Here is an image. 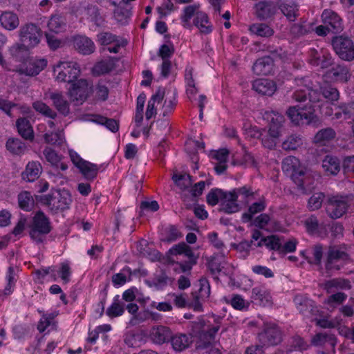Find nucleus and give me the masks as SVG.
I'll list each match as a JSON object with an SVG mask.
<instances>
[{
    "label": "nucleus",
    "instance_id": "nucleus-60",
    "mask_svg": "<svg viewBox=\"0 0 354 354\" xmlns=\"http://www.w3.org/2000/svg\"><path fill=\"white\" fill-rule=\"evenodd\" d=\"M250 30L254 34L261 37H270L273 35V30L268 25L263 24H253Z\"/></svg>",
    "mask_w": 354,
    "mask_h": 354
},
{
    "label": "nucleus",
    "instance_id": "nucleus-17",
    "mask_svg": "<svg viewBox=\"0 0 354 354\" xmlns=\"http://www.w3.org/2000/svg\"><path fill=\"white\" fill-rule=\"evenodd\" d=\"M146 102V95L141 93L138 95L136 100V114L134 118V122L136 129H133L131 132V136L134 138H138L142 130L141 125L143 120V111Z\"/></svg>",
    "mask_w": 354,
    "mask_h": 354
},
{
    "label": "nucleus",
    "instance_id": "nucleus-15",
    "mask_svg": "<svg viewBox=\"0 0 354 354\" xmlns=\"http://www.w3.org/2000/svg\"><path fill=\"white\" fill-rule=\"evenodd\" d=\"M71 40L74 48L82 55H90L95 50L94 42L85 35H75Z\"/></svg>",
    "mask_w": 354,
    "mask_h": 354
},
{
    "label": "nucleus",
    "instance_id": "nucleus-16",
    "mask_svg": "<svg viewBox=\"0 0 354 354\" xmlns=\"http://www.w3.org/2000/svg\"><path fill=\"white\" fill-rule=\"evenodd\" d=\"M47 64L45 58H29L24 62V73L30 76L37 75L46 67Z\"/></svg>",
    "mask_w": 354,
    "mask_h": 354
},
{
    "label": "nucleus",
    "instance_id": "nucleus-26",
    "mask_svg": "<svg viewBox=\"0 0 354 354\" xmlns=\"http://www.w3.org/2000/svg\"><path fill=\"white\" fill-rule=\"evenodd\" d=\"M32 227L35 232L41 234H48L51 229L49 219L41 212H37L35 215Z\"/></svg>",
    "mask_w": 354,
    "mask_h": 354
},
{
    "label": "nucleus",
    "instance_id": "nucleus-13",
    "mask_svg": "<svg viewBox=\"0 0 354 354\" xmlns=\"http://www.w3.org/2000/svg\"><path fill=\"white\" fill-rule=\"evenodd\" d=\"M309 63L314 66L326 68L332 64L333 60L330 54L326 49L319 51L310 49L308 55Z\"/></svg>",
    "mask_w": 354,
    "mask_h": 354
},
{
    "label": "nucleus",
    "instance_id": "nucleus-53",
    "mask_svg": "<svg viewBox=\"0 0 354 354\" xmlns=\"http://www.w3.org/2000/svg\"><path fill=\"white\" fill-rule=\"evenodd\" d=\"M160 100H161L160 93H156L149 100L145 113L147 120H150L158 113Z\"/></svg>",
    "mask_w": 354,
    "mask_h": 354
},
{
    "label": "nucleus",
    "instance_id": "nucleus-32",
    "mask_svg": "<svg viewBox=\"0 0 354 354\" xmlns=\"http://www.w3.org/2000/svg\"><path fill=\"white\" fill-rule=\"evenodd\" d=\"M47 27L50 32L60 33L66 30V23L65 18L59 14L53 15L47 24Z\"/></svg>",
    "mask_w": 354,
    "mask_h": 354
},
{
    "label": "nucleus",
    "instance_id": "nucleus-25",
    "mask_svg": "<svg viewBox=\"0 0 354 354\" xmlns=\"http://www.w3.org/2000/svg\"><path fill=\"white\" fill-rule=\"evenodd\" d=\"M266 338L270 345H276L281 341V332L274 323H267L262 335Z\"/></svg>",
    "mask_w": 354,
    "mask_h": 354
},
{
    "label": "nucleus",
    "instance_id": "nucleus-58",
    "mask_svg": "<svg viewBox=\"0 0 354 354\" xmlns=\"http://www.w3.org/2000/svg\"><path fill=\"white\" fill-rule=\"evenodd\" d=\"M145 331L137 333H129L124 339L125 343L131 347H138L144 342Z\"/></svg>",
    "mask_w": 354,
    "mask_h": 354
},
{
    "label": "nucleus",
    "instance_id": "nucleus-20",
    "mask_svg": "<svg viewBox=\"0 0 354 354\" xmlns=\"http://www.w3.org/2000/svg\"><path fill=\"white\" fill-rule=\"evenodd\" d=\"M170 335V330L163 326H153L149 333L145 332L146 337H148L153 343L158 344L165 342Z\"/></svg>",
    "mask_w": 354,
    "mask_h": 354
},
{
    "label": "nucleus",
    "instance_id": "nucleus-10",
    "mask_svg": "<svg viewBox=\"0 0 354 354\" xmlns=\"http://www.w3.org/2000/svg\"><path fill=\"white\" fill-rule=\"evenodd\" d=\"M333 47L336 54L344 60L354 59V44L351 39L344 37H336L333 39Z\"/></svg>",
    "mask_w": 354,
    "mask_h": 354
},
{
    "label": "nucleus",
    "instance_id": "nucleus-40",
    "mask_svg": "<svg viewBox=\"0 0 354 354\" xmlns=\"http://www.w3.org/2000/svg\"><path fill=\"white\" fill-rule=\"evenodd\" d=\"M58 313L57 311L48 312L46 313H42L41 317L38 322L37 326L39 333H44L49 327L55 326V319Z\"/></svg>",
    "mask_w": 354,
    "mask_h": 354
},
{
    "label": "nucleus",
    "instance_id": "nucleus-33",
    "mask_svg": "<svg viewBox=\"0 0 354 354\" xmlns=\"http://www.w3.org/2000/svg\"><path fill=\"white\" fill-rule=\"evenodd\" d=\"M335 131L333 129H323L315 134L313 142L318 146H327L335 138Z\"/></svg>",
    "mask_w": 354,
    "mask_h": 354
},
{
    "label": "nucleus",
    "instance_id": "nucleus-35",
    "mask_svg": "<svg viewBox=\"0 0 354 354\" xmlns=\"http://www.w3.org/2000/svg\"><path fill=\"white\" fill-rule=\"evenodd\" d=\"M53 270L56 277H59L64 283H67L70 281L72 274L71 263L70 261H64L57 267H54Z\"/></svg>",
    "mask_w": 354,
    "mask_h": 354
},
{
    "label": "nucleus",
    "instance_id": "nucleus-57",
    "mask_svg": "<svg viewBox=\"0 0 354 354\" xmlns=\"http://www.w3.org/2000/svg\"><path fill=\"white\" fill-rule=\"evenodd\" d=\"M303 145V139L300 136L291 135L283 142L282 147L285 150H296Z\"/></svg>",
    "mask_w": 354,
    "mask_h": 354
},
{
    "label": "nucleus",
    "instance_id": "nucleus-4",
    "mask_svg": "<svg viewBox=\"0 0 354 354\" xmlns=\"http://www.w3.org/2000/svg\"><path fill=\"white\" fill-rule=\"evenodd\" d=\"M79 64L74 61H60L53 67L55 80L73 83L80 75Z\"/></svg>",
    "mask_w": 354,
    "mask_h": 354
},
{
    "label": "nucleus",
    "instance_id": "nucleus-63",
    "mask_svg": "<svg viewBox=\"0 0 354 354\" xmlns=\"http://www.w3.org/2000/svg\"><path fill=\"white\" fill-rule=\"evenodd\" d=\"M33 108L36 111L41 113L46 117L54 118L56 115L55 111H53L48 106L41 101L35 102L33 104Z\"/></svg>",
    "mask_w": 354,
    "mask_h": 354
},
{
    "label": "nucleus",
    "instance_id": "nucleus-36",
    "mask_svg": "<svg viewBox=\"0 0 354 354\" xmlns=\"http://www.w3.org/2000/svg\"><path fill=\"white\" fill-rule=\"evenodd\" d=\"M199 8V4H193L184 8L180 19L185 28H189L192 27L191 19L193 17L196 18L197 13L201 11Z\"/></svg>",
    "mask_w": 354,
    "mask_h": 354
},
{
    "label": "nucleus",
    "instance_id": "nucleus-48",
    "mask_svg": "<svg viewBox=\"0 0 354 354\" xmlns=\"http://www.w3.org/2000/svg\"><path fill=\"white\" fill-rule=\"evenodd\" d=\"M266 207L264 197H261L257 202L252 203L248 208V212L243 214V219L247 222L252 219V216L265 209Z\"/></svg>",
    "mask_w": 354,
    "mask_h": 354
},
{
    "label": "nucleus",
    "instance_id": "nucleus-29",
    "mask_svg": "<svg viewBox=\"0 0 354 354\" xmlns=\"http://www.w3.org/2000/svg\"><path fill=\"white\" fill-rule=\"evenodd\" d=\"M44 156L46 160L55 169L62 171L66 170L68 165L62 161V156L56 153L50 147H46L44 150Z\"/></svg>",
    "mask_w": 354,
    "mask_h": 354
},
{
    "label": "nucleus",
    "instance_id": "nucleus-42",
    "mask_svg": "<svg viewBox=\"0 0 354 354\" xmlns=\"http://www.w3.org/2000/svg\"><path fill=\"white\" fill-rule=\"evenodd\" d=\"M194 24L202 33L208 34L212 30V26L209 21L207 15L203 11L197 13L196 18L194 19Z\"/></svg>",
    "mask_w": 354,
    "mask_h": 354
},
{
    "label": "nucleus",
    "instance_id": "nucleus-30",
    "mask_svg": "<svg viewBox=\"0 0 354 354\" xmlns=\"http://www.w3.org/2000/svg\"><path fill=\"white\" fill-rule=\"evenodd\" d=\"M273 68V61L270 57L259 59L253 65V72L257 75L270 74Z\"/></svg>",
    "mask_w": 354,
    "mask_h": 354
},
{
    "label": "nucleus",
    "instance_id": "nucleus-64",
    "mask_svg": "<svg viewBox=\"0 0 354 354\" xmlns=\"http://www.w3.org/2000/svg\"><path fill=\"white\" fill-rule=\"evenodd\" d=\"M124 306L119 301H113L106 310V315L110 317L121 316L124 313Z\"/></svg>",
    "mask_w": 354,
    "mask_h": 354
},
{
    "label": "nucleus",
    "instance_id": "nucleus-7",
    "mask_svg": "<svg viewBox=\"0 0 354 354\" xmlns=\"http://www.w3.org/2000/svg\"><path fill=\"white\" fill-rule=\"evenodd\" d=\"M69 156L73 165L80 170L83 176L87 180H93L97 175L100 167L82 159L73 150H69Z\"/></svg>",
    "mask_w": 354,
    "mask_h": 354
},
{
    "label": "nucleus",
    "instance_id": "nucleus-59",
    "mask_svg": "<svg viewBox=\"0 0 354 354\" xmlns=\"http://www.w3.org/2000/svg\"><path fill=\"white\" fill-rule=\"evenodd\" d=\"M229 303L236 310H245L250 306V302L239 295H233Z\"/></svg>",
    "mask_w": 354,
    "mask_h": 354
},
{
    "label": "nucleus",
    "instance_id": "nucleus-51",
    "mask_svg": "<svg viewBox=\"0 0 354 354\" xmlns=\"http://www.w3.org/2000/svg\"><path fill=\"white\" fill-rule=\"evenodd\" d=\"M131 276V269L128 267L122 268L120 272L112 277V283L115 287H120L130 281Z\"/></svg>",
    "mask_w": 354,
    "mask_h": 354
},
{
    "label": "nucleus",
    "instance_id": "nucleus-52",
    "mask_svg": "<svg viewBox=\"0 0 354 354\" xmlns=\"http://www.w3.org/2000/svg\"><path fill=\"white\" fill-rule=\"evenodd\" d=\"M41 173V166L39 162H30L26 167V177L28 181L32 182L37 179Z\"/></svg>",
    "mask_w": 354,
    "mask_h": 354
},
{
    "label": "nucleus",
    "instance_id": "nucleus-11",
    "mask_svg": "<svg viewBox=\"0 0 354 354\" xmlns=\"http://www.w3.org/2000/svg\"><path fill=\"white\" fill-rule=\"evenodd\" d=\"M306 168L295 156H288L283 160V170L290 174L294 182H300L301 174Z\"/></svg>",
    "mask_w": 354,
    "mask_h": 354
},
{
    "label": "nucleus",
    "instance_id": "nucleus-56",
    "mask_svg": "<svg viewBox=\"0 0 354 354\" xmlns=\"http://www.w3.org/2000/svg\"><path fill=\"white\" fill-rule=\"evenodd\" d=\"M224 264H226L224 261H221L218 258L213 257L208 262V267L213 274H227V273L225 270Z\"/></svg>",
    "mask_w": 354,
    "mask_h": 354
},
{
    "label": "nucleus",
    "instance_id": "nucleus-27",
    "mask_svg": "<svg viewBox=\"0 0 354 354\" xmlns=\"http://www.w3.org/2000/svg\"><path fill=\"white\" fill-rule=\"evenodd\" d=\"M300 182H294L304 194L311 192L314 189L315 178L313 172L306 168L301 172Z\"/></svg>",
    "mask_w": 354,
    "mask_h": 354
},
{
    "label": "nucleus",
    "instance_id": "nucleus-39",
    "mask_svg": "<svg viewBox=\"0 0 354 354\" xmlns=\"http://www.w3.org/2000/svg\"><path fill=\"white\" fill-rule=\"evenodd\" d=\"M118 61V59L115 57H109L97 63L93 68V74L100 75L111 71L115 68Z\"/></svg>",
    "mask_w": 354,
    "mask_h": 354
},
{
    "label": "nucleus",
    "instance_id": "nucleus-50",
    "mask_svg": "<svg viewBox=\"0 0 354 354\" xmlns=\"http://www.w3.org/2000/svg\"><path fill=\"white\" fill-rule=\"evenodd\" d=\"M300 254L305 258L309 263L319 264L321 262L323 251L321 246H315L312 251H301Z\"/></svg>",
    "mask_w": 354,
    "mask_h": 354
},
{
    "label": "nucleus",
    "instance_id": "nucleus-24",
    "mask_svg": "<svg viewBox=\"0 0 354 354\" xmlns=\"http://www.w3.org/2000/svg\"><path fill=\"white\" fill-rule=\"evenodd\" d=\"M221 209L227 214H232L239 211V203L236 198L235 194L232 191L225 193L221 204Z\"/></svg>",
    "mask_w": 354,
    "mask_h": 354
},
{
    "label": "nucleus",
    "instance_id": "nucleus-9",
    "mask_svg": "<svg viewBox=\"0 0 354 354\" xmlns=\"http://www.w3.org/2000/svg\"><path fill=\"white\" fill-rule=\"evenodd\" d=\"M97 41L100 45L106 46L105 49L111 53H119L127 44L124 38L106 32L99 33Z\"/></svg>",
    "mask_w": 354,
    "mask_h": 354
},
{
    "label": "nucleus",
    "instance_id": "nucleus-5",
    "mask_svg": "<svg viewBox=\"0 0 354 354\" xmlns=\"http://www.w3.org/2000/svg\"><path fill=\"white\" fill-rule=\"evenodd\" d=\"M264 118L269 121L270 127L267 138H262V143L264 147L272 149L276 146L277 139L281 135L283 118L281 114L274 111L266 112Z\"/></svg>",
    "mask_w": 354,
    "mask_h": 354
},
{
    "label": "nucleus",
    "instance_id": "nucleus-55",
    "mask_svg": "<svg viewBox=\"0 0 354 354\" xmlns=\"http://www.w3.org/2000/svg\"><path fill=\"white\" fill-rule=\"evenodd\" d=\"M10 62L19 63L17 66L21 67L22 62V44L16 43L11 46L8 49Z\"/></svg>",
    "mask_w": 354,
    "mask_h": 354
},
{
    "label": "nucleus",
    "instance_id": "nucleus-41",
    "mask_svg": "<svg viewBox=\"0 0 354 354\" xmlns=\"http://www.w3.org/2000/svg\"><path fill=\"white\" fill-rule=\"evenodd\" d=\"M1 25L7 30L15 29L19 24L17 15L12 12H3L0 15Z\"/></svg>",
    "mask_w": 354,
    "mask_h": 354
},
{
    "label": "nucleus",
    "instance_id": "nucleus-23",
    "mask_svg": "<svg viewBox=\"0 0 354 354\" xmlns=\"http://www.w3.org/2000/svg\"><path fill=\"white\" fill-rule=\"evenodd\" d=\"M252 87L257 93L271 96L277 90L274 82L268 79H258L254 81Z\"/></svg>",
    "mask_w": 354,
    "mask_h": 354
},
{
    "label": "nucleus",
    "instance_id": "nucleus-49",
    "mask_svg": "<svg viewBox=\"0 0 354 354\" xmlns=\"http://www.w3.org/2000/svg\"><path fill=\"white\" fill-rule=\"evenodd\" d=\"M255 8L257 16L263 19L271 17L275 10L272 3L264 1L257 3Z\"/></svg>",
    "mask_w": 354,
    "mask_h": 354
},
{
    "label": "nucleus",
    "instance_id": "nucleus-45",
    "mask_svg": "<svg viewBox=\"0 0 354 354\" xmlns=\"http://www.w3.org/2000/svg\"><path fill=\"white\" fill-rule=\"evenodd\" d=\"M252 299L260 305H268L271 302L270 292L263 288L257 287L252 289Z\"/></svg>",
    "mask_w": 354,
    "mask_h": 354
},
{
    "label": "nucleus",
    "instance_id": "nucleus-18",
    "mask_svg": "<svg viewBox=\"0 0 354 354\" xmlns=\"http://www.w3.org/2000/svg\"><path fill=\"white\" fill-rule=\"evenodd\" d=\"M321 17L322 22L329 26L332 31L339 32L342 30V20L334 11L326 9L323 11Z\"/></svg>",
    "mask_w": 354,
    "mask_h": 354
},
{
    "label": "nucleus",
    "instance_id": "nucleus-43",
    "mask_svg": "<svg viewBox=\"0 0 354 354\" xmlns=\"http://www.w3.org/2000/svg\"><path fill=\"white\" fill-rule=\"evenodd\" d=\"M253 224L256 227L267 231H274L277 230L276 222L272 221L267 214H261L258 216L254 220Z\"/></svg>",
    "mask_w": 354,
    "mask_h": 354
},
{
    "label": "nucleus",
    "instance_id": "nucleus-2",
    "mask_svg": "<svg viewBox=\"0 0 354 354\" xmlns=\"http://www.w3.org/2000/svg\"><path fill=\"white\" fill-rule=\"evenodd\" d=\"M167 257L170 263H176L178 266L174 268V270L178 273L189 271L196 263V257L194 252L184 243L173 246L169 250Z\"/></svg>",
    "mask_w": 354,
    "mask_h": 354
},
{
    "label": "nucleus",
    "instance_id": "nucleus-54",
    "mask_svg": "<svg viewBox=\"0 0 354 354\" xmlns=\"http://www.w3.org/2000/svg\"><path fill=\"white\" fill-rule=\"evenodd\" d=\"M88 120L97 124H104L112 132L117 131L119 128L116 120L113 119H107L106 118L98 115H91Z\"/></svg>",
    "mask_w": 354,
    "mask_h": 354
},
{
    "label": "nucleus",
    "instance_id": "nucleus-6",
    "mask_svg": "<svg viewBox=\"0 0 354 354\" xmlns=\"http://www.w3.org/2000/svg\"><path fill=\"white\" fill-rule=\"evenodd\" d=\"M351 202V199L348 196H332L327 201L326 212L330 218H339L347 212Z\"/></svg>",
    "mask_w": 354,
    "mask_h": 354
},
{
    "label": "nucleus",
    "instance_id": "nucleus-62",
    "mask_svg": "<svg viewBox=\"0 0 354 354\" xmlns=\"http://www.w3.org/2000/svg\"><path fill=\"white\" fill-rule=\"evenodd\" d=\"M173 180L175 184L181 189H185L189 187L192 184L190 176L188 174H174Z\"/></svg>",
    "mask_w": 354,
    "mask_h": 354
},
{
    "label": "nucleus",
    "instance_id": "nucleus-61",
    "mask_svg": "<svg viewBox=\"0 0 354 354\" xmlns=\"http://www.w3.org/2000/svg\"><path fill=\"white\" fill-rule=\"evenodd\" d=\"M265 246L270 250L277 251L280 253L281 249V240L276 235H271L264 237Z\"/></svg>",
    "mask_w": 354,
    "mask_h": 354
},
{
    "label": "nucleus",
    "instance_id": "nucleus-1",
    "mask_svg": "<svg viewBox=\"0 0 354 354\" xmlns=\"http://www.w3.org/2000/svg\"><path fill=\"white\" fill-rule=\"evenodd\" d=\"M296 81L299 88L295 92L294 98L297 101H304L308 93L309 102L304 107L294 106L287 110L286 114L293 124L318 126L320 120L316 114L317 109H319L321 114L324 115H333V106L336 107L333 102L337 101L339 97L337 89L330 86H322L319 87L321 95L317 90L318 86L314 85L309 77Z\"/></svg>",
    "mask_w": 354,
    "mask_h": 354
},
{
    "label": "nucleus",
    "instance_id": "nucleus-19",
    "mask_svg": "<svg viewBox=\"0 0 354 354\" xmlns=\"http://www.w3.org/2000/svg\"><path fill=\"white\" fill-rule=\"evenodd\" d=\"M348 259L347 254L337 248H332L328 254L327 269H339L342 266V261Z\"/></svg>",
    "mask_w": 354,
    "mask_h": 354
},
{
    "label": "nucleus",
    "instance_id": "nucleus-46",
    "mask_svg": "<svg viewBox=\"0 0 354 354\" xmlns=\"http://www.w3.org/2000/svg\"><path fill=\"white\" fill-rule=\"evenodd\" d=\"M80 15H81L80 20L82 22H85L86 21H91L97 26L100 24L98 10L94 6L81 10Z\"/></svg>",
    "mask_w": 354,
    "mask_h": 354
},
{
    "label": "nucleus",
    "instance_id": "nucleus-44",
    "mask_svg": "<svg viewBox=\"0 0 354 354\" xmlns=\"http://www.w3.org/2000/svg\"><path fill=\"white\" fill-rule=\"evenodd\" d=\"M192 342V337L185 334H177L171 338L173 348L177 351H182L187 348Z\"/></svg>",
    "mask_w": 354,
    "mask_h": 354
},
{
    "label": "nucleus",
    "instance_id": "nucleus-8",
    "mask_svg": "<svg viewBox=\"0 0 354 354\" xmlns=\"http://www.w3.org/2000/svg\"><path fill=\"white\" fill-rule=\"evenodd\" d=\"M156 93H160L161 100L158 101L159 115L162 117L169 116L174 111L177 104V93L174 88L167 90H158Z\"/></svg>",
    "mask_w": 354,
    "mask_h": 354
},
{
    "label": "nucleus",
    "instance_id": "nucleus-21",
    "mask_svg": "<svg viewBox=\"0 0 354 354\" xmlns=\"http://www.w3.org/2000/svg\"><path fill=\"white\" fill-rule=\"evenodd\" d=\"M326 77L333 82L345 83L350 79L351 73L346 66L338 65L327 72Z\"/></svg>",
    "mask_w": 354,
    "mask_h": 354
},
{
    "label": "nucleus",
    "instance_id": "nucleus-28",
    "mask_svg": "<svg viewBox=\"0 0 354 354\" xmlns=\"http://www.w3.org/2000/svg\"><path fill=\"white\" fill-rule=\"evenodd\" d=\"M279 8L290 21H294L298 16V6L292 0H279Z\"/></svg>",
    "mask_w": 354,
    "mask_h": 354
},
{
    "label": "nucleus",
    "instance_id": "nucleus-14",
    "mask_svg": "<svg viewBox=\"0 0 354 354\" xmlns=\"http://www.w3.org/2000/svg\"><path fill=\"white\" fill-rule=\"evenodd\" d=\"M41 30L35 24H30L24 28V48L36 46L40 41Z\"/></svg>",
    "mask_w": 354,
    "mask_h": 354
},
{
    "label": "nucleus",
    "instance_id": "nucleus-47",
    "mask_svg": "<svg viewBox=\"0 0 354 354\" xmlns=\"http://www.w3.org/2000/svg\"><path fill=\"white\" fill-rule=\"evenodd\" d=\"M294 302L297 309L302 313L310 312L314 313L317 311L316 308L313 307V302L308 299L305 295H299L295 296Z\"/></svg>",
    "mask_w": 354,
    "mask_h": 354
},
{
    "label": "nucleus",
    "instance_id": "nucleus-31",
    "mask_svg": "<svg viewBox=\"0 0 354 354\" xmlns=\"http://www.w3.org/2000/svg\"><path fill=\"white\" fill-rule=\"evenodd\" d=\"M232 192L235 194L236 198L240 203L247 204L256 198L257 192H254L250 186L245 185L234 189L232 190Z\"/></svg>",
    "mask_w": 354,
    "mask_h": 354
},
{
    "label": "nucleus",
    "instance_id": "nucleus-38",
    "mask_svg": "<svg viewBox=\"0 0 354 354\" xmlns=\"http://www.w3.org/2000/svg\"><path fill=\"white\" fill-rule=\"evenodd\" d=\"M229 151L226 149L214 151L212 153V158L217 161L215 170L217 174H221L226 169Z\"/></svg>",
    "mask_w": 354,
    "mask_h": 354
},
{
    "label": "nucleus",
    "instance_id": "nucleus-3",
    "mask_svg": "<svg viewBox=\"0 0 354 354\" xmlns=\"http://www.w3.org/2000/svg\"><path fill=\"white\" fill-rule=\"evenodd\" d=\"M40 202L55 213L68 209L72 198L69 192L63 189L41 196Z\"/></svg>",
    "mask_w": 354,
    "mask_h": 354
},
{
    "label": "nucleus",
    "instance_id": "nucleus-34",
    "mask_svg": "<svg viewBox=\"0 0 354 354\" xmlns=\"http://www.w3.org/2000/svg\"><path fill=\"white\" fill-rule=\"evenodd\" d=\"M322 168L328 175H337L340 171V162L339 159L333 156H326L322 160Z\"/></svg>",
    "mask_w": 354,
    "mask_h": 354
},
{
    "label": "nucleus",
    "instance_id": "nucleus-37",
    "mask_svg": "<svg viewBox=\"0 0 354 354\" xmlns=\"http://www.w3.org/2000/svg\"><path fill=\"white\" fill-rule=\"evenodd\" d=\"M333 118L351 119L354 124V102L342 104L338 107H335Z\"/></svg>",
    "mask_w": 354,
    "mask_h": 354
},
{
    "label": "nucleus",
    "instance_id": "nucleus-12",
    "mask_svg": "<svg viewBox=\"0 0 354 354\" xmlns=\"http://www.w3.org/2000/svg\"><path fill=\"white\" fill-rule=\"evenodd\" d=\"M90 88V84L87 80L84 79L75 80L68 89V95L73 100L82 102L88 95Z\"/></svg>",
    "mask_w": 354,
    "mask_h": 354
},
{
    "label": "nucleus",
    "instance_id": "nucleus-22",
    "mask_svg": "<svg viewBox=\"0 0 354 354\" xmlns=\"http://www.w3.org/2000/svg\"><path fill=\"white\" fill-rule=\"evenodd\" d=\"M45 98L50 99L57 110L62 114L66 115L68 114L70 109L69 104L66 100L61 93L48 92L45 93Z\"/></svg>",
    "mask_w": 354,
    "mask_h": 354
}]
</instances>
